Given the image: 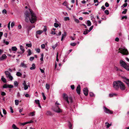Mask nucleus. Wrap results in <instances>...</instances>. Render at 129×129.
I'll return each instance as SVG.
<instances>
[{"mask_svg":"<svg viewBox=\"0 0 129 129\" xmlns=\"http://www.w3.org/2000/svg\"><path fill=\"white\" fill-rule=\"evenodd\" d=\"M61 31H59L58 34H56V35L57 36H60L61 35Z\"/></svg>","mask_w":129,"mask_h":129,"instance_id":"49530a36","label":"nucleus"},{"mask_svg":"<svg viewBox=\"0 0 129 129\" xmlns=\"http://www.w3.org/2000/svg\"><path fill=\"white\" fill-rule=\"evenodd\" d=\"M46 88L47 90H49L50 88V86L49 84L46 83Z\"/></svg>","mask_w":129,"mask_h":129,"instance_id":"393cba45","label":"nucleus"},{"mask_svg":"<svg viewBox=\"0 0 129 129\" xmlns=\"http://www.w3.org/2000/svg\"><path fill=\"white\" fill-rule=\"evenodd\" d=\"M75 21L77 23H79V21L78 19H76L75 20Z\"/></svg>","mask_w":129,"mask_h":129,"instance_id":"680f3d73","label":"nucleus"},{"mask_svg":"<svg viewBox=\"0 0 129 129\" xmlns=\"http://www.w3.org/2000/svg\"><path fill=\"white\" fill-rule=\"evenodd\" d=\"M76 43H75V42L72 43H71L70 44V45L71 46H76Z\"/></svg>","mask_w":129,"mask_h":129,"instance_id":"58836bf2","label":"nucleus"},{"mask_svg":"<svg viewBox=\"0 0 129 129\" xmlns=\"http://www.w3.org/2000/svg\"><path fill=\"white\" fill-rule=\"evenodd\" d=\"M1 79L2 81H6V79L3 76H2Z\"/></svg>","mask_w":129,"mask_h":129,"instance_id":"c03bdc74","label":"nucleus"},{"mask_svg":"<svg viewBox=\"0 0 129 129\" xmlns=\"http://www.w3.org/2000/svg\"><path fill=\"white\" fill-rule=\"evenodd\" d=\"M106 125V128H108L111 125V124H109V123L107 122L105 123Z\"/></svg>","mask_w":129,"mask_h":129,"instance_id":"f3484780","label":"nucleus"},{"mask_svg":"<svg viewBox=\"0 0 129 129\" xmlns=\"http://www.w3.org/2000/svg\"><path fill=\"white\" fill-rule=\"evenodd\" d=\"M116 70L117 71H121V72L122 71V70H121L120 69L118 68L117 67H116Z\"/></svg>","mask_w":129,"mask_h":129,"instance_id":"338daca9","label":"nucleus"},{"mask_svg":"<svg viewBox=\"0 0 129 129\" xmlns=\"http://www.w3.org/2000/svg\"><path fill=\"white\" fill-rule=\"evenodd\" d=\"M124 18L125 19H127V16H122L121 18V19L123 20Z\"/></svg>","mask_w":129,"mask_h":129,"instance_id":"a18cd8bd","label":"nucleus"},{"mask_svg":"<svg viewBox=\"0 0 129 129\" xmlns=\"http://www.w3.org/2000/svg\"><path fill=\"white\" fill-rule=\"evenodd\" d=\"M43 53L41 54V57L40 59V60L42 61H43Z\"/></svg>","mask_w":129,"mask_h":129,"instance_id":"c9c22d12","label":"nucleus"},{"mask_svg":"<svg viewBox=\"0 0 129 129\" xmlns=\"http://www.w3.org/2000/svg\"><path fill=\"white\" fill-rule=\"evenodd\" d=\"M1 95L2 96H4L6 95V94L4 92H1Z\"/></svg>","mask_w":129,"mask_h":129,"instance_id":"de8ad7c7","label":"nucleus"},{"mask_svg":"<svg viewBox=\"0 0 129 129\" xmlns=\"http://www.w3.org/2000/svg\"><path fill=\"white\" fill-rule=\"evenodd\" d=\"M119 50L121 51L120 52V53L123 54L124 55H127L128 54V52L127 49H123L122 50H120L119 48Z\"/></svg>","mask_w":129,"mask_h":129,"instance_id":"423d86ee","label":"nucleus"},{"mask_svg":"<svg viewBox=\"0 0 129 129\" xmlns=\"http://www.w3.org/2000/svg\"><path fill=\"white\" fill-rule=\"evenodd\" d=\"M16 75L18 76L21 77L22 74L20 72H17L16 73Z\"/></svg>","mask_w":129,"mask_h":129,"instance_id":"5701e85b","label":"nucleus"},{"mask_svg":"<svg viewBox=\"0 0 129 129\" xmlns=\"http://www.w3.org/2000/svg\"><path fill=\"white\" fill-rule=\"evenodd\" d=\"M12 127L13 129H19L14 124L13 125Z\"/></svg>","mask_w":129,"mask_h":129,"instance_id":"cd10ccee","label":"nucleus"},{"mask_svg":"<svg viewBox=\"0 0 129 129\" xmlns=\"http://www.w3.org/2000/svg\"><path fill=\"white\" fill-rule=\"evenodd\" d=\"M121 81H114L113 85V88L116 90H117L119 87V85Z\"/></svg>","mask_w":129,"mask_h":129,"instance_id":"7ed1b4c3","label":"nucleus"},{"mask_svg":"<svg viewBox=\"0 0 129 129\" xmlns=\"http://www.w3.org/2000/svg\"><path fill=\"white\" fill-rule=\"evenodd\" d=\"M36 51L37 52H38L39 53H40V49L39 48H38V49H36Z\"/></svg>","mask_w":129,"mask_h":129,"instance_id":"e2e57ef3","label":"nucleus"},{"mask_svg":"<svg viewBox=\"0 0 129 129\" xmlns=\"http://www.w3.org/2000/svg\"><path fill=\"white\" fill-rule=\"evenodd\" d=\"M89 31L88 29H85V30L84 31L83 34L84 35L87 34Z\"/></svg>","mask_w":129,"mask_h":129,"instance_id":"6ab92c4d","label":"nucleus"},{"mask_svg":"<svg viewBox=\"0 0 129 129\" xmlns=\"http://www.w3.org/2000/svg\"><path fill=\"white\" fill-rule=\"evenodd\" d=\"M15 104L16 105H18L19 104V101L18 100H15Z\"/></svg>","mask_w":129,"mask_h":129,"instance_id":"473e14b6","label":"nucleus"},{"mask_svg":"<svg viewBox=\"0 0 129 129\" xmlns=\"http://www.w3.org/2000/svg\"><path fill=\"white\" fill-rule=\"evenodd\" d=\"M120 64L121 66L122 67L127 70L129 71V66L127 65L122 60H120Z\"/></svg>","mask_w":129,"mask_h":129,"instance_id":"f03ea898","label":"nucleus"},{"mask_svg":"<svg viewBox=\"0 0 129 129\" xmlns=\"http://www.w3.org/2000/svg\"><path fill=\"white\" fill-rule=\"evenodd\" d=\"M34 59V58L33 57H30V58L29 60L30 61H33Z\"/></svg>","mask_w":129,"mask_h":129,"instance_id":"864d4df0","label":"nucleus"},{"mask_svg":"<svg viewBox=\"0 0 129 129\" xmlns=\"http://www.w3.org/2000/svg\"><path fill=\"white\" fill-rule=\"evenodd\" d=\"M83 92L85 96H87L88 93V91L87 88H84L83 89Z\"/></svg>","mask_w":129,"mask_h":129,"instance_id":"f8f14e48","label":"nucleus"},{"mask_svg":"<svg viewBox=\"0 0 129 129\" xmlns=\"http://www.w3.org/2000/svg\"><path fill=\"white\" fill-rule=\"evenodd\" d=\"M13 87V86L12 85L7 84H5L3 86V88H12Z\"/></svg>","mask_w":129,"mask_h":129,"instance_id":"1a4fd4ad","label":"nucleus"},{"mask_svg":"<svg viewBox=\"0 0 129 129\" xmlns=\"http://www.w3.org/2000/svg\"><path fill=\"white\" fill-rule=\"evenodd\" d=\"M127 9H126L124 10V11H122V13L123 14H125L126 13V12L127 11Z\"/></svg>","mask_w":129,"mask_h":129,"instance_id":"a19ab883","label":"nucleus"},{"mask_svg":"<svg viewBox=\"0 0 129 129\" xmlns=\"http://www.w3.org/2000/svg\"><path fill=\"white\" fill-rule=\"evenodd\" d=\"M20 48L21 51L23 52H24L25 50H24L23 47L22 45H20Z\"/></svg>","mask_w":129,"mask_h":129,"instance_id":"412c9836","label":"nucleus"},{"mask_svg":"<svg viewBox=\"0 0 129 129\" xmlns=\"http://www.w3.org/2000/svg\"><path fill=\"white\" fill-rule=\"evenodd\" d=\"M54 26L55 27L57 28L58 26L59 25L58 23H54Z\"/></svg>","mask_w":129,"mask_h":129,"instance_id":"37998d69","label":"nucleus"},{"mask_svg":"<svg viewBox=\"0 0 129 129\" xmlns=\"http://www.w3.org/2000/svg\"><path fill=\"white\" fill-rule=\"evenodd\" d=\"M35 112L34 111L33 112H30V115L31 116H33L35 115Z\"/></svg>","mask_w":129,"mask_h":129,"instance_id":"72a5a7b5","label":"nucleus"},{"mask_svg":"<svg viewBox=\"0 0 129 129\" xmlns=\"http://www.w3.org/2000/svg\"><path fill=\"white\" fill-rule=\"evenodd\" d=\"M4 73L8 79L11 80H13V78L12 76L11 75L9 71H5Z\"/></svg>","mask_w":129,"mask_h":129,"instance_id":"39448f33","label":"nucleus"},{"mask_svg":"<svg viewBox=\"0 0 129 129\" xmlns=\"http://www.w3.org/2000/svg\"><path fill=\"white\" fill-rule=\"evenodd\" d=\"M60 105V104L58 103L57 102H56L55 104L56 107L54 110V111L58 113L61 112H62V110L60 109L59 107L57 105Z\"/></svg>","mask_w":129,"mask_h":129,"instance_id":"20e7f679","label":"nucleus"},{"mask_svg":"<svg viewBox=\"0 0 129 129\" xmlns=\"http://www.w3.org/2000/svg\"><path fill=\"white\" fill-rule=\"evenodd\" d=\"M58 46V43H56L55 45H54L53 46H52V47L53 48V49L54 50L55 49V48L56 47Z\"/></svg>","mask_w":129,"mask_h":129,"instance_id":"c85d7f7f","label":"nucleus"},{"mask_svg":"<svg viewBox=\"0 0 129 129\" xmlns=\"http://www.w3.org/2000/svg\"><path fill=\"white\" fill-rule=\"evenodd\" d=\"M14 84L16 86H17L18 85V83L16 81H15L14 82Z\"/></svg>","mask_w":129,"mask_h":129,"instance_id":"69168bd1","label":"nucleus"},{"mask_svg":"<svg viewBox=\"0 0 129 129\" xmlns=\"http://www.w3.org/2000/svg\"><path fill=\"white\" fill-rule=\"evenodd\" d=\"M46 114L47 115H51L52 114L50 111H48L47 112Z\"/></svg>","mask_w":129,"mask_h":129,"instance_id":"7c9ffc66","label":"nucleus"},{"mask_svg":"<svg viewBox=\"0 0 129 129\" xmlns=\"http://www.w3.org/2000/svg\"><path fill=\"white\" fill-rule=\"evenodd\" d=\"M10 22H11L10 21L9 23H8V29L10 30Z\"/></svg>","mask_w":129,"mask_h":129,"instance_id":"603ef678","label":"nucleus"},{"mask_svg":"<svg viewBox=\"0 0 129 129\" xmlns=\"http://www.w3.org/2000/svg\"><path fill=\"white\" fill-rule=\"evenodd\" d=\"M15 25L14 23L13 22H12L11 23V27H13Z\"/></svg>","mask_w":129,"mask_h":129,"instance_id":"6e6d98bb","label":"nucleus"},{"mask_svg":"<svg viewBox=\"0 0 129 129\" xmlns=\"http://www.w3.org/2000/svg\"><path fill=\"white\" fill-rule=\"evenodd\" d=\"M3 113L5 115V114H6L7 112H6V110L5 109H3Z\"/></svg>","mask_w":129,"mask_h":129,"instance_id":"4d7b16f0","label":"nucleus"},{"mask_svg":"<svg viewBox=\"0 0 129 129\" xmlns=\"http://www.w3.org/2000/svg\"><path fill=\"white\" fill-rule=\"evenodd\" d=\"M23 85L24 86V89L25 90H27L28 88V86L26 84V83L25 81H24V82L23 83Z\"/></svg>","mask_w":129,"mask_h":129,"instance_id":"dca6fc26","label":"nucleus"},{"mask_svg":"<svg viewBox=\"0 0 129 129\" xmlns=\"http://www.w3.org/2000/svg\"><path fill=\"white\" fill-rule=\"evenodd\" d=\"M104 112L106 113L109 114H112L113 113L112 111L110 110L109 109L104 107Z\"/></svg>","mask_w":129,"mask_h":129,"instance_id":"6e6552de","label":"nucleus"},{"mask_svg":"<svg viewBox=\"0 0 129 129\" xmlns=\"http://www.w3.org/2000/svg\"><path fill=\"white\" fill-rule=\"evenodd\" d=\"M119 87L120 89L122 90H124L125 89V87L124 84L121 81L120 82Z\"/></svg>","mask_w":129,"mask_h":129,"instance_id":"0eeeda50","label":"nucleus"},{"mask_svg":"<svg viewBox=\"0 0 129 129\" xmlns=\"http://www.w3.org/2000/svg\"><path fill=\"white\" fill-rule=\"evenodd\" d=\"M10 110H11V113H13L14 112V111H13V109H12V107H10Z\"/></svg>","mask_w":129,"mask_h":129,"instance_id":"13d9d810","label":"nucleus"},{"mask_svg":"<svg viewBox=\"0 0 129 129\" xmlns=\"http://www.w3.org/2000/svg\"><path fill=\"white\" fill-rule=\"evenodd\" d=\"M25 21L28 22L29 20L32 23H34L37 19L36 14H34L33 10L29 9L28 10L26 11L25 13Z\"/></svg>","mask_w":129,"mask_h":129,"instance_id":"f257e3e1","label":"nucleus"},{"mask_svg":"<svg viewBox=\"0 0 129 129\" xmlns=\"http://www.w3.org/2000/svg\"><path fill=\"white\" fill-rule=\"evenodd\" d=\"M32 26L31 25H27L26 27V28L27 29V32L28 34H29V31L31 30L32 28Z\"/></svg>","mask_w":129,"mask_h":129,"instance_id":"4468645a","label":"nucleus"},{"mask_svg":"<svg viewBox=\"0 0 129 129\" xmlns=\"http://www.w3.org/2000/svg\"><path fill=\"white\" fill-rule=\"evenodd\" d=\"M32 45L31 43L30 44H26V46L28 47H31Z\"/></svg>","mask_w":129,"mask_h":129,"instance_id":"ea45409f","label":"nucleus"},{"mask_svg":"<svg viewBox=\"0 0 129 129\" xmlns=\"http://www.w3.org/2000/svg\"><path fill=\"white\" fill-rule=\"evenodd\" d=\"M65 37L66 36H64V35L63 34H62V35L61 38V41H62L63 38H65Z\"/></svg>","mask_w":129,"mask_h":129,"instance_id":"5fc2aeb1","label":"nucleus"},{"mask_svg":"<svg viewBox=\"0 0 129 129\" xmlns=\"http://www.w3.org/2000/svg\"><path fill=\"white\" fill-rule=\"evenodd\" d=\"M3 42L4 43H5L6 45H8L9 44V42L7 41H6L5 39L4 40H3Z\"/></svg>","mask_w":129,"mask_h":129,"instance_id":"f704fd0d","label":"nucleus"},{"mask_svg":"<svg viewBox=\"0 0 129 129\" xmlns=\"http://www.w3.org/2000/svg\"><path fill=\"white\" fill-rule=\"evenodd\" d=\"M43 31L42 30H38L36 32V33L37 34L39 35L41 34L42 33Z\"/></svg>","mask_w":129,"mask_h":129,"instance_id":"bb28decb","label":"nucleus"},{"mask_svg":"<svg viewBox=\"0 0 129 129\" xmlns=\"http://www.w3.org/2000/svg\"><path fill=\"white\" fill-rule=\"evenodd\" d=\"M20 66L23 68H26L27 67L26 65L25 64H24V63H21Z\"/></svg>","mask_w":129,"mask_h":129,"instance_id":"4be33fe9","label":"nucleus"},{"mask_svg":"<svg viewBox=\"0 0 129 129\" xmlns=\"http://www.w3.org/2000/svg\"><path fill=\"white\" fill-rule=\"evenodd\" d=\"M69 129H72V125L71 123L70 122H69Z\"/></svg>","mask_w":129,"mask_h":129,"instance_id":"c756f323","label":"nucleus"},{"mask_svg":"<svg viewBox=\"0 0 129 129\" xmlns=\"http://www.w3.org/2000/svg\"><path fill=\"white\" fill-rule=\"evenodd\" d=\"M7 11L5 9H4L2 11V13H3L6 14L7 13Z\"/></svg>","mask_w":129,"mask_h":129,"instance_id":"774afa93","label":"nucleus"},{"mask_svg":"<svg viewBox=\"0 0 129 129\" xmlns=\"http://www.w3.org/2000/svg\"><path fill=\"white\" fill-rule=\"evenodd\" d=\"M47 30L46 26H44V27L43 30V31L44 32H46Z\"/></svg>","mask_w":129,"mask_h":129,"instance_id":"09e8293b","label":"nucleus"},{"mask_svg":"<svg viewBox=\"0 0 129 129\" xmlns=\"http://www.w3.org/2000/svg\"><path fill=\"white\" fill-rule=\"evenodd\" d=\"M64 19L65 21H67L69 20L70 19L69 17H67L64 18Z\"/></svg>","mask_w":129,"mask_h":129,"instance_id":"8fccbe9b","label":"nucleus"},{"mask_svg":"<svg viewBox=\"0 0 129 129\" xmlns=\"http://www.w3.org/2000/svg\"><path fill=\"white\" fill-rule=\"evenodd\" d=\"M93 27V26H92L90 27V28L89 29V30H88L89 31V32L91 31V30L92 29Z\"/></svg>","mask_w":129,"mask_h":129,"instance_id":"052dcab7","label":"nucleus"},{"mask_svg":"<svg viewBox=\"0 0 129 129\" xmlns=\"http://www.w3.org/2000/svg\"><path fill=\"white\" fill-rule=\"evenodd\" d=\"M27 52L28 53V54L27 55V56H28L30 55L31 54V53L30 49H29L27 50Z\"/></svg>","mask_w":129,"mask_h":129,"instance_id":"aec40b11","label":"nucleus"},{"mask_svg":"<svg viewBox=\"0 0 129 129\" xmlns=\"http://www.w3.org/2000/svg\"><path fill=\"white\" fill-rule=\"evenodd\" d=\"M35 102L37 104H40V101L39 100H35Z\"/></svg>","mask_w":129,"mask_h":129,"instance_id":"4c0bfd02","label":"nucleus"},{"mask_svg":"<svg viewBox=\"0 0 129 129\" xmlns=\"http://www.w3.org/2000/svg\"><path fill=\"white\" fill-rule=\"evenodd\" d=\"M7 56L5 54H3L0 58V60H3L6 58Z\"/></svg>","mask_w":129,"mask_h":129,"instance_id":"ddd939ff","label":"nucleus"},{"mask_svg":"<svg viewBox=\"0 0 129 129\" xmlns=\"http://www.w3.org/2000/svg\"><path fill=\"white\" fill-rule=\"evenodd\" d=\"M127 5V3H125L121 7V8L122 9H123L124 7H126Z\"/></svg>","mask_w":129,"mask_h":129,"instance_id":"b1692460","label":"nucleus"},{"mask_svg":"<svg viewBox=\"0 0 129 129\" xmlns=\"http://www.w3.org/2000/svg\"><path fill=\"white\" fill-rule=\"evenodd\" d=\"M69 100L70 101V102L71 103H72L73 101L72 99V97H70L69 98Z\"/></svg>","mask_w":129,"mask_h":129,"instance_id":"0e129e2a","label":"nucleus"},{"mask_svg":"<svg viewBox=\"0 0 129 129\" xmlns=\"http://www.w3.org/2000/svg\"><path fill=\"white\" fill-rule=\"evenodd\" d=\"M105 6L106 7H108L109 6V5L108 3L106 2L105 4Z\"/></svg>","mask_w":129,"mask_h":129,"instance_id":"3c124183","label":"nucleus"},{"mask_svg":"<svg viewBox=\"0 0 129 129\" xmlns=\"http://www.w3.org/2000/svg\"><path fill=\"white\" fill-rule=\"evenodd\" d=\"M116 94L115 93L110 94H109V96L110 97H111L114 96V95H116Z\"/></svg>","mask_w":129,"mask_h":129,"instance_id":"e433bc0d","label":"nucleus"},{"mask_svg":"<svg viewBox=\"0 0 129 129\" xmlns=\"http://www.w3.org/2000/svg\"><path fill=\"white\" fill-rule=\"evenodd\" d=\"M63 98L67 102L68 104H69V102L68 100V96L65 93H64L63 94Z\"/></svg>","mask_w":129,"mask_h":129,"instance_id":"9d476101","label":"nucleus"},{"mask_svg":"<svg viewBox=\"0 0 129 129\" xmlns=\"http://www.w3.org/2000/svg\"><path fill=\"white\" fill-rule=\"evenodd\" d=\"M17 50V48L16 47L14 46L12 47L11 48V49H9V50L10 52H11V50L13 51H16Z\"/></svg>","mask_w":129,"mask_h":129,"instance_id":"2eb2a0df","label":"nucleus"},{"mask_svg":"<svg viewBox=\"0 0 129 129\" xmlns=\"http://www.w3.org/2000/svg\"><path fill=\"white\" fill-rule=\"evenodd\" d=\"M76 90L78 94H80V86L79 85H78L77 87Z\"/></svg>","mask_w":129,"mask_h":129,"instance_id":"9b49d317","label":"nucleus"},{"mask_svg":"<svg viewBox=\"0 0 129 129\" xmlns=\"http://www.w3.org/2000/svg\"><path fill=\"white\" fill-rule=\"evenodd\" d=\"M87 25L88 26H90L91 25V23L90 20H88L87 21Z\"/></svg>","mask_w":129,"mask_h":129,"instance_id":"a878e982","label":"nucleus"},{"mask_svg":"<svg viewBox=\"0 0 129 129\" xmlns=\"http://www.w3.org/2000/svg\"><path fill=\"white\" fill-rule=\"evenodd\" d=\"M58 53H57V54L56 56V60L57 61H58L59 60V59H58Z\"/></svg>","mask_w":129,"mask_h":129,"instance_id":"bf43d9fd","label":"nucleus"},{"mask_svg":"<svg viewBox=\"0 0 129 129\" xmlns=\"http://www.w3.org/2000/svg\"><path fill=\"white\" fill-rule=\"evenodd\" d=\"M105 13L107 15H108L109 14V11L108 10H106L104 11Z\"/></svg>","mask_w":129,"mask_h":129,"instance_id":"79ce46f5","label":"nucleus"},{"mask_svg":"<svg viewBox=\"0 0 129 129\" xmlns=\"http://www.w3.org/2000/svg\"><path fill=\"white\" fill-rule=\"evenodd\" d=\"M35 68V65L34 63H33L32 65V67L30 68V69L31 70H34Z\"/></svg>","mask_w":129,"mask_h":129,"instance_id":"a211bd4d","label":"nucleus"},{"mask_svg":"<svg viewBox=\"0 0 129 129\" xmlns=\"http://www.w3.org/2000/svg\"><path fill=\"white\" fill-rule=\"evenodd\" d=\"M90 95L91 97L94 96L95 95L92 92H89Z\"/></svg>","mask_w":129,"mask_h":129,"instance_id":"2f4dec72","label":"nucleus"}]
</instances>
